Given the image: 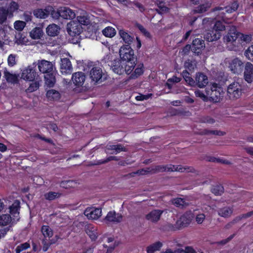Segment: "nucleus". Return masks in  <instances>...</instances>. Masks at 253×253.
<instances>
[{"label": "nucleus", "mask_w": 253, "mask_h": 253, "mask_svg": "<svg viewBox=\"0 0 253 253\" xmlns=\"http://www.w3.org/2000/svg\"><path fill=\"white\" fill-rule=\"evenodd\" d=\"M38 68L40 72L44 74L45 84L48 87H52L56 83V72L53 71L52 64L48 61H39Z\"/></svg>", "instance_id": "f257e3e1"}, {"label": "nucleus", "mask_w": 253, "mask_h": 253, "mask_svg": "<svg viewBox=\"0 0 253 253\" xmlns=\"http://www.w3.org/2000/svg\"><path fill=\"white\" fill-rule=\"evenodd\" d=\"M193 168L192 167H184L181 165L175 166L171 164L166 165H157L152 169L151 171L153 173H157L160 172H189L192 171Z\"/></svg>", "instance_id": "f03ea898"}, {"label": "nucleus", "mask_w": 253, "mask_h": 253, "mask_svg": "<svg viewBox=\"0 0 253 253\" xmlns=\"http://www.w3.org/2000/svg\"><path fill=\"white\" fill-rule=\"evenodd\" d=\"M244 91V87L241 83L233 82L227 87V95L231 100L239 98Z\"/></svg>", "instance_id": "7ed1b4c3"}, {"label": "nucleus", "mask_w": 253, "mask_h": 253, "mask_svg": "<svg viewBox=\"0 0 253 253\" xmlns=\"http://www.w3.org/2000/svg\"><path fill=\"white\" fill-rule=\"evenodd\" d=\"M206 93L210 97L211 100L214 102L220 101L223 95L222 87L216 83H213L210 88H207Z\"/></svg>", "instance_id": "20e7f679"}, {"label": "nucleus", "mask_w": 253, "mask_h": 253, "mask_svg": "<svg viewBox=\"0 0 253 253\" xmlns=\"http://www.w3.org/2000/svg\"><path fill=\"white\" fill-rule=\"evenodd\" d=\"M244 63L238 57L230 60L228 62V68L231 72L239 75L243 71Z\"/></svg>", "instance_id": "39448f33"}, {"label": "nucleus", "mask_w": 253, "mask_h": 253, "mask_svg": "<svg viewBox=\"0 0 253 253\" xmlns=\"http://www.w3.org/2000/svg\"><path fill=\"white\" fill-rule=\"evenodd\" d=\"M67 31L70 36L76 37L82 32L83 28L77 22L71 21L67 24Z\"/></svg>", "instance_id": "423d86ee"}, {"label": "nucleus", "mask_w": 253, "mask_h": 253, "mask_svg": "<svg viewBox=\"0 0 253 253\" xmlns=\"http://www.w3.org/2000/svg\"><path fill=\"white\" fill-rule=\"evenodd\" d=\"M191 46L192 51L198 55L205 47V41L202 39L196 38L193 41Z\"/></svg>", "instance_id": "0eeeda50"}, {"label": "nucleus", "mask_w": 253, "mask_h": 253, "mask_svg": "<svg viewBox=\"0 0 253 253\" xmlns=\"http://www.w3.org/2000/svg\"><path fill=\"white\" fill-rule=\"evenodd\" d=\"M37 76V72L34 68L29 66L27 68L24 69L21 74V78L28 81H34Z\"/></svg>", "instance_id": "6e6552de"}, {"label": "nucleus", "mask_w": 253, "mask_h": 253, "mask_svg": "<svg viewBox=\"0 0 253 253\" xmlns=\"http://www.w3.org/2000/svg\"><path fill=\"white\" fill-rule=\"evenodd\" d=\"M52 6L48 5L44 8H37L33 11L34 15L38 18L45 19L50 15Z\"/></svg>", "instance_id": "1a4fd4ad"}, {"label": "nucleus", "mask_w": 253, "mask_h": 253, "mask_svg": "<svg viewBox=\"0 0 253 253\" xmlns=\"http://www.w3.org/2000/svg\"><path fill=\"white\" fill-rule=\"evenodd\" d=\"M244 67V79L247 83H251L253 81V64L251 62H247Z\"/></svg>", "instance_id": "9d476101"}, {"label": "nucleus", "mask_w": 253, "mask_h": 253, "mask_svg": "<svg viewBox=\"0 0 253 253\" xmlns=\"http://www.w3.org/2000/svg\"><path fill=\"white\" fill-rule=\"evenodd\" d=\"M208 84V77L203 73L198 72L195 77L196 86L200 88L205 87Z\"/></svg>", "instance_id": "9b49d317"}, {"label": "nucleus", "mask_w": 253, "mask_h": 253, "mask_svg": "<svg viewBox=\"0 0 253 253\" xmlns=\"http://www.w3.org/2000/svg\"><path fill=\"white\" fill-rule=\"evenodd\" d=\"M105 219L110 223H120L123 219V216L121 213H117L115 211H110L108 212Z\"/></svg>", "instance_id": "f8f14e48"}, {"label": "nucleus", "mask_w": 253, "mask_h": 253, "mask_svg": "<svg viewBox=\"0 0 253 253\" xmlns=\"http://www.w3.org/2000/svg\"><path fill=\"white\" fill-rule=\"evenodd\" d=\"M72 79L74 84L76 86L80 87L83 85L85 80V76L84 73L78 72L72 75Z\"/></svg>", "instance_id": "ddd939ff"}, {"label": "nucleus", "mask_w": 253, "mask_h": 253, "mask_svg": "<svg viewBox=\"0 0 253 253\" xmlns=\"http://www.w3.org/2000/svg\"><path fill=\"white\" fill-rule=\"evenodd\" d=\"M124 61L122 60H114L111 63V67L114 73L118 75L124 74Z\"/></svg>", "instance_id": "4468645a"}, {"label": "nucleus", "mask_w": 253, "mask_h": 253, "mask_svg": "<svg viewBox=\"0 0 253 253\" xmlns=\"http://www.w3.org/2000/svg\"><path fill=\"white\" fill-rule=\"evenodd\" d=\"M90 77L95 83L100 81L102 77V71L99 67H94L90 71Z\"/></svg>", "instance_id": "2eb2a0df"}, {"label": "nucleus", "mask_w": 253, "mask_h": 253, "mask_svg": "<svg viewBox=\"0 0 253 253\" xmlns=\"http://www.w3.org/2000/svg\"><path fill=\"white\" fill-rule=\"evenodd\" d=\"M163 211L160 210H154L146 215V219L153 222H157L160 218Z\"/></svg>", "instance_id": "dca6fc26"}, {"label": "nucleus", "mask_w": 253, "mask_h": 253, "mask_svg": "<svg viewBox=\"0 0 253 253\" xmlns=\"http://www.w3.org/2000/svg\"><path fill=\"white\" fill-rule=\"evenodd\" d=\"M61 17L65 19H72L76 16L75 12L67 7H60Z\"/></svg>", "instance_id": "f3484780"}, {"label": "nucleus", "mask_w": 253, "mask_h": 253, "mask_svg": "<svg viewBox=\"0 0 253 253\" xmlns=\"http://www.w3.org/2000/svg\"><path fill=\"white\" fill-rule=\"evenodd\" d=\"M221 36V34L217 33L213 28L208 30L204 36L205 39L208 42H213L218 40Z\"/></svg>", "instance_id": "a211bd4d"}, {"label": "nucleus", "mask_w": 253, "mask_h": 253, "mask_svg": "<svg viewBox=\"0 0 253 253\" xmlns=\"http://www.w3.org/2000/svg\"><path fill=\"white\" fill-rule=\"evenodd\" d=\"M102 210L101 209L95 208L89 210H86L84 213L88 219H97L101 215Z\"/></svg>", "instance_id": "6ab92c4d"}, {"label": "nucleus", "mask_w": 253, "mask_h": 253, "mask_svg": "<svg viewBox=\"0 0 253 253\" xmlns=\"http://www.w3.org/2000/svg\"><path fill=\"white\" fill-rule=\"evenodd\" d=\"M61 72L66 74L71 73L72 71V66L70 60L67 58H64L61 59Z\"/></svg>", "instance_id": "aec40b11"}, {"label": "nucleus", "mask_w": 253, "mask_h": 253, "mask_svg": "<svg viewBox=\"0 0 253 253\" xmlns=\"http://www.w3.org/2000/svg\"><path fill=\"white\" fill-rule=\"evenodd\" d=\"M137 59H135V60L131 61H124V73L126 74L127 75H131L132 73V71L134 70L135 67L136 65V61Z\"/></svg>", "instance_id": "412c9836"}, {"label": "nucleus", "mask_w": 253, "mask_h": 253, "mask_svg": "<svg viewBox=\"0 0 253 253\" xmlns=\"http://www.w3.org/2000/svg\"><path fill=\"white\" fill-rule=\"evenodd\" d=\"M3 77L9 83H11L13 84H17L19 83V75L11 74L7 70L4 72Z\"/></svg>", "instance_id": "4be33fe9"}, {"label": "nucleus", "mask_w": 253, "mask_h": 253, "mask_svg": "<svg viewBox=\"0 0 253 253\" xmlns=\"http://www.w3.org/2000/svg\"><path fill=\"white\" fill-rule=\"evenodd\" d=\"M60 27L55 24L49 25L46 28V32L50 37H55L58 35L60 32Z\"/></svg>", "instance_id": "5701e85b"}, {"label": "nucleus", "mask_w": 253, "mask_h": 253, "mask_svg": "<svg viewBox=\"0 0 253 253\" xmlns=\"http://www.w3.org/2000/svg\"><path fill=\"white\" fill-rule=\"evenodd\" d=\"M20 209V202L18 200H15L12 205L9 207V212L13 216L17 217L19 214V210Z\"/></svg>", "instance_id": "b1692460"}, {"label": "nucleus", "mask_w": 253, "mask_h": 253, "mask_svg": "<svg viewBox=\"0 0 253 253\" xmlns=\"http://www.w3.org/2000/svg\"><path fill=\"white\" fill-rule=\"evenodd\" d=\"M136 67L132 74L130 75L129 78L135 79L142 75L144 73V65L140 63L136 65Z\"/></svg>", "instance_id": "393cba45"}, {"label": "nucleus", "mask_w": 253, "mask_h": 253, "mask_svg": "<svg viewBox=\"0 0 253 253\" xmlns=\"http://www.w3.org/2000/svg\"><path fill=\"white\" fill-rule=\"evenodd\" d=\"M119 33L124 42L127 44H130L134 40V37L123 29L120 30Z\"/></svg>", "instance_id": "a878e982"}, {"label": "nucleus", "mask_w": 253, "mask_h": 253, "mask_svg": "<svg viewBox=\"0 0 253 253\" xmlns=\"http://www.w3.org/2000/svg\"><path fill=\"white\" fill-rule=\"evenodd\" d=\"M86 233L92 241H95L98 237L97 229L92 224L88 225L86 229Z\"/></svg>", "instance_id": "bb28decb"}, {"label": "nucleus", "mask_w": 253, "mask_h": 253, "mask_svg": "<svg viewBox=\"0 0 253 253\" xmlns=\"http://www.w3.org/2000/svg\"><path fill=\"white\" fill-rule=\"evenodd\" d=\"M163 246V244L160 242H156L147 247L146 251L147 253H154V252L160 251Z\"/></svg>", "instance_id": "cd10ccee"}, {"label": "nucleus", "mask_w": 253, "mask_h": 253, "mask_svg": "<svg viewBox=\"0 0 253 253\" xmlns=\"http://www.w3.org/2000/svg\"><path fill=\"white\" fill-rule=\"evenodd\" d=\"M43 35L42 29L39 27L34 28L30 33V36L32 39L38 40L41 38Z\"/></svg>", "instance_id": "c85d7f7f"}, {"label": "nucleus", "mask_w": 253, "mask_h": 253, "mask_svg": "<svg viewBox=\"0 0 253 253\" xmlns=\"http://www.w3.org/2000/svg\"><path fill=\"white\" fill-rule=\"evenodd\" d=\"M46 95L47 98L50 100H58L61 97L60 93L55 89L48 90L46 92Z\"/></svg>", "instance_id": "c756f323"}, {"label": "nucleus", "mask_w": 253, "mask_h": 253, "mask_svg": "<svg viewBox=\"0 0 253 253\" xmlns=\"http://www.w3.org/2000/svg\"><path fill=\"white\" fill-rule=\"evenodd\" d=\"M239 36H240V33L234 31L232 32L231 31L229 32L227 35L224 38V39L227 42H236L237 40L240 41L239 39Z\"/></svg>", "instance_id": "7c9ffc66"}, {"label": "nucleus", "mask_w": 253, "mask_h": 253, "mask_svg": "<svg viewBox=\"0 0 253 253\" xmlns=\"http://www.w3.org/2000/svg\"><path fill=\"white\" fill-rule=\"evenodd\" d=\"M233 212V208L225 207L219 209L218 211V215L221 217H227L231 215Z\"/></svg>", "instance_id": "2f4dec72"}, {"label": "nucleus", "mask_w": 253, "mask_h": 253, "mask_svg": "<svg viewBox=\"0 0 253 253\" xmlns=\"http://www.w3.org/2000/svg\"><path fill=\"white\" fill-rule=\"evenodd\" d=\"M41 232L45 238H50L53 235V230L48 225H42L41 227Z\"/></svg>", "instance_id": "473e14b6"}, {"label": "nucleus", "mask_w": 253, "mask_h": 253, "mask_svg": "<svg viewBox=\"0 0 253 253\" xmlns=\"http://www.w3.org/2000/svg\"><path fill=\"white\" fill-rule=\"evenodd\" d=\"M11 216L9 214H4L0 215V225H7L11 222Z\"/></svg>", "instance_id": "72a5a7b5"}, {"label": "nucleus", "mask_w": 253, "mask_h": 253, "mask_svg": "<svg viewBox=\"0 0 253 253\" xmlns=\"http://www.w3.org/2000/svg\"><path fill=\"white\" fill-rule=\"evenodd\" d=\"M210 5L208 3H204L202 4H200L197 7H196L194 10V13H202L204 12L207 11L208 9L210 8Z\"/></svg>", "instance_id": "f704fd0d"}, {"label": "nucleus", "mask_w": 253, "mask_h": 253, "mask_svg": "<svg viewBox=\"0 0 253 253\" xmlns=\"http://www.w3.org/2000/svg\"><path fill=\"white\" fill-rule=\"evenodd\" d=\"M19 4L15 1H12L9 4L7 8H6V10H7V13L9 15H13L14 12L16 11L19 8Z\"/></svg>", "instance_id": "c9c22d12"}, {"label": "nucleus", "mask_w": 253, "mask_h": 253, "mask_svg": "<svg viewBox=\"0 0 253 253\" xmlns=\"http://www.w3.org/2000/svg\"><path fill=\"white\" fill-rule=\"evenodd\" d=\"M102 33L106 37L112 38L115 36L116 31L114 28L107 27L102 31Z\"/></svg>", "instance_id": "e433bc0d"}, {"label": "nucleus", "mask_w": 253, "mask_h": 253, "mask_svg": "<svg viewBox=\"0 0 253 253\" xmlns=\"http://www.w3.org/2000/svg\"><path fill=\"white\" fill-rule=\"evenodd\" d=\"M224 187L221 184L213 186L211 189V192L216 196L221 195L224 192Z\"/></svg>", "instance_id": "4c0bfd02"}, {"label": "nucleus", "mask_w": 253, "mask_h": 253, "mask_svg": "<svg viewBox=\"0 0 253 253\" xmlns=\"http://www.w3.org/2000/svg\"><path fill=\"white\" fill-rule=\"evenodd\" d=\"M61 195V193L59 192L50 191L44 194V197L45 199L47 200L52 201L56 198H59Z\"/></svg>", "instance_id": "58836bf2"}, {"label": "nucleus", "mask_w": 253, "mask_h": 253, "mask_svg": "<svg viewBox=\"0 0 253 253\" xmlns=\"http://www.w3.org/2000/svg\"><path fill=\"white\" fill-rule=\"evenodd\" d=\"M121 60L124 61H131L135 60L136 58L134 57V51H128V52H125L122 55H120Z\"/></svg>", "instance_id": "ea45409f"}, {"label": "nucleus", "mask_w": 253, "mask_h": 253, "mask_svg": "<svg viewBox=\"0 0 253 253\" xmlns=\"http://www.w3.org/2000/svg\"><path fill=\"white\" fill-rule=\"evenodd\" d=\"M8 15L7 10L3 7H0V24H2L7 20Z\"/></svg>", "instance_id": "a19ab883"}, {"label": "nucleus", "mask_w": 253, "mask_h": 253, "mask_svg": "<svg viewBox=\"0 0 253 253\" xmlns=\"http://www.w3.org/2000/svg\"><path fill=\"white\" fill-rule=\"evenodd\" d=\"M239 4L237 0L234 1L231 4L225 7V11L228 13H232L237 10Z\"/></svg>", "instance_id": "79ce46f5"}, {"label": "nucleus", "mask_w": 253, "mask_h": 253, "mask_svg": "<svg viewBox=\"0 0 253 253\" xmlns=\"http://www.w3.org/2000/svg\"><path fill=\"white\" fill-rule=\"evenodd\" d=\"M202 134L205 135H215L218 136H222L224 135L225 133L224 132L216 130H208V129H204L202 132Z\"/></svg>", "instance_id": "37998d69"}, {"label": "nucleus", "mask_w": 253, "mask_h": 253, "mask_svg": "<svg viewBox=\"0 0 253 253\" xmlns=\"http://www.w3.org/2000/svg\"><path fill=\"white\" fill-rule=\"evenodd\" d=\"M172 203L176 207L181 208H183L187 205L185 200L181 198L174 199Z\"/></svg>", "instance_id": "c03bdc74"}, {"label": "nucleus", "mask_w": 253, "mask_h": 253, "mask_svg": "<svg viewBox=\"0 0 253 253\" xmlns=\"http://www.w3.org/2000/svg\"><path fill=\"white\" fill-rule=\"evenodd\" d=\"M30 248V244L28 242H25L17 246L15 250L16 253H20L23 251Z\"/></svg>", "instance_id": "a18cd8bd"}, {"label": "nucleus", "mask_w": 253, "mask_h": 253, "mask_svg": "<svg viewBox=\"0 0 253 253\" xmlns=\"http://www.w3.org/2000/svg\"><path fill=\"white\" fill-rule=\"evenodd\" d=\"M214 30L217 33H221V31H224L225 29V26L223 23L220 21H217L213 27Z\"/></svg>", "instance_id": "49530a36"}, {"label": "nucleus", "mask_w": 253, "mask_h": 253, "mask_svg": "<svg viewBox=\"0 0 253 253\" xmlns=\"http://www.w3.org/2000/svg\"><path fill=\"white\" fill-rule=\"evenodd\" d=\"M244 55L247 59L253 62V45L249 46L246 50Z\"/></svg>", "instance_id": "de8ad7c7"}, {"label": "nucleus", "mask_w": 253, "mask_h": 253, "mask_svg": "<svg viewBox=\"0 0 253 253\" xmlns=\"http://www.w3.org/2000/svg\"><path fill=\"white\" fill-rule=\"evenodd\" d=\"M78 23L82 26H87L89 24V19L85 16H79L77 17Z\"/></svg>", "instance_id": "09e8293b"}, {"label": "nucleus", "mask_w": 253, "mask_h": 253, "mask_svg": "<svg viewBox=\"0 0 253 253\" xmlns=\"http://www.w3.org/2000/svg\"><path fill=\"white\" fill-rule=\"evenodd\" d=\"M40 84L38 82H35L31 83L29 87L26 89L27 92H32L37 90L39 87Z\"/></svg>", "instance_id": "8fccbe9b"}, {"label": "nucleus", "mask_w": 253, "mask_h": 253, "mask_svg": "<svg viewBox=\"0 0 253 253\" xmlns=\"http://www.w3.org/2000/svg\"><path fill=\"white\" fill-rule=\"evenodd\" d=\"M127 149L121 144H117L115 145V152H111L110 154H117L121 152H127Z\"/></svg>", "instance_id": "3c124183"}, {"label": "nucleus", "mask_w": 253, "mask_h": 253, "mask_svg": "<svg viewBox=\"0 0 253 253\" xmlns=\"http://www.w3.org/2000/svg\"><path fill=\"white\" fill-rule=\"evenodd\" d=\"M26 26V23L22 21H16L14 23V28L18 31H22Z\"/></svg>", "instance_id": "603ef678"}, {"label": "nucleus", "mask_w": 253, "mask_h": 253, "mask_svg": "<svg viewBox=\"0 0 253 253\" xmlns=\"http://www.w3.org/2000/svg\"><path fill=\"white\" fill-rule=\"evenodd\" d=\"M133 50L131 48L130 44H126L122 46L119 50L120 55H122L125 52H128V51H131L133 52Z\"/></svg>", "instance_id": "864d4df0"}, {"label": "nucleus", "mask_w": 253, "mask_h": 253, "mask_svg": "<svg viewBox=\"0 0 253 253\" xmlns=\"http://www.w3.org/2000/svg\"><path fill=\"white\" fill-rule=\"evenodd\" d=\"M119 160V158L118 157L114 156H110L108 157L105 160H99L98 164H103L107 163L111 161H118Z\"/></svg>", "instance_id": "5fc2aeb1"}, {"label": "nucleus", "mask_w": 253, "mask_h": 253, "mask_svg": "<svg viewBox=\"0 0 253 253\" xmlns=\"http://www.w3.org/2000/svg\"><path fill=\"white\" fill-rule=\"evenodd\" d=\"M7 62L8 65L10 67H12L15 65V55L12 54H10L7 58Z\"/></svg>", "instance_id": "6e6d98bb"}, {"label": "nucleus", "mask_w": 253, "mask_h": 253, "mask_svg": "<svg viewBox=\"0 0 253 253\" xmlns=\"http://www.w3.org/2000/svg\"><path fill=\"white\" fill-rule=\"evenodd\" d=\"M195 94L196 97L202 98L204 101H206L208 99V95H205L203 91L197 90L195 91Z\"/></svg>", "instance_id": "4d7b16f0"}, {"label": "nucleus", "mask_w": 253, "mask_h": 253, "mask_svg": "<svg viewBox=\"0 0 253 253\" xmlns=\"http://www.w3.org/2000/svg\"><path fill=\"white\" fill-rule=\"evenodd\" d=\"M190 50H192V46L187 44L182 48L180 52L182 55H185L188 54Z\"/></svg>", "instance_id": "13d9d810"}, {"label": "nucleus", "mask_w": 253, "mask_h": 253, "mask_svg": "<svg viewBox=\"0 0 253 253\" xmlns=\"http://www.w3.org/2000/svg\"><path fill=\"white\" fill-rule=\"evenodd\" d=\"M72 184H73V181L72 180L62 181L60 183V186L63 188L67 189L69 187H72Z\"/></svg>", "instance_id": "bf43d9fd"}, {"label": "nucleus", "mask_w": 253, "mask_h": 253, "mask_svg": "<svg viewBox=\"0 0 253 253\" xmlns=\"http://www.w3.org/2000/svg\"><path fill=\"white\" fill-rule=\"evenodd\" d=\"M206 215L204 213L198 214L195 218L196 221L198 224H202L204 221Z\"/></svg>", "instance_id": "052dcab7"}, {"label": "nucleus", "mask_w": 253, "mask_h": 253, "mask_svg": "<svg viewBox=\"0 0 253 253\" xmlns=\"http://www.w3.org/2000/svg\"><path fill=\"white\" fill-rule=\"evenodd\" d=\"M137 28L139 31L143 33L145 36L149 37L150 34V33L141 24H137L136 25Z\"/></svg>", "instance_id": "680f3d73"}, {"label": "nucleus", "mask_w": 253, "mask_h": 253, "mask_svg": "<svg viewBox=\"0 0 253 253\" xmlns=\"http://www.w3.org/2000/svg\"><path fill=\"white\" fill-rule=\"evenodd\" d=\"M51 10V12H50V14L53 18L58 19L59 17H61L60 8L57 11H56L52 7Z\"/></svg>", "instance_id": "e2e57ef3"}, {"label": "nucleus", "mask_w": 253, "mask_h": 253, "mask_svg": "<svg viewBox=\"0 0 253 253\" xmlns=\"http://www.w3.org/2000/svg\"><path fill=\"white\" fill-rule=\"evenodd\" d=\"M184 67L186 69L191 71L194 69V65L193 61L190 60H188L184 62Z\"/></svg>", "instance_id": "0e129e2a"}, {"label": "nucleus", "mask_w": 253, "mask_h": 253, "mask_svg": "<svg viewBox=\"0 0 253 253\" xmlns=\"http://www.w3.org/2000/svg\"><path fill=\"white\" fill-rule=\"evenodd\" d=\"M131 3L135 7L138 8L141 12H143L145 11V7L143 5V4L138 2L137 1H133L131 2Z\"/></svg>", "instance_id": "69168bd1"}, {"label": "nucleus", "mask_w": 253, "mask_h": 253, "mask_svg": "<svg viewBox=\"0 0 253 253\" xmlns=\"http://www.w3.org/2000/svg\"><path fill=\"white\" fill-rule=\"evenodd\" d=\"M239 39L244 42H249L251 40V37L247 35L240 33Z\"/></svg>", "instance_id": "338daca9"}, {"label": "nucleus", "mask_w": 253, "mask_h": 253, "mask_svg": "<svg viewBox=\"0 0 253 253\" xmlns=\"http://www.w3.org/2000/svg\"><path fill=\"white\" fill-rule=\"evenodd\" d=\"M235 236V234L231 235L227 238L221 240L218 242L220 245H224L230 241Z\"/></svg>", "instance_id": "774afa93"}]
</instances>
